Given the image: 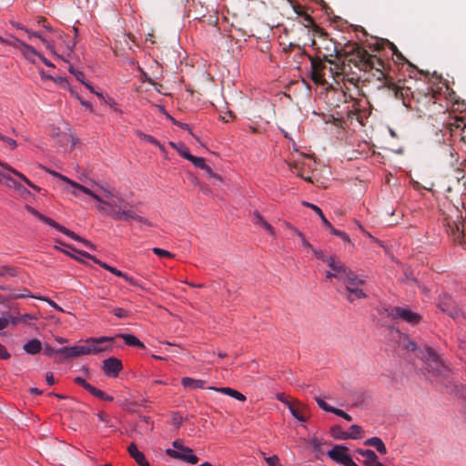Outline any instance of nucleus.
Wrapping results in <instances>:
<instances>
[{"mask_svg":"<svg viewBox=\"0 0 466 466\" xmlns=\"http://www.w3.org/2000/svg\"><path fill=\"white\" fill-rule=\"evenodd\" d=\"M335 76H341V80L358 87L360 80L369 81L367 74H371L377 80L381 81L380 86L389 87L391 77L388 76V65L380 57L369 54L365 49L358 46L355 52L343 62L337 66Z\"/></svg>","mask_w":466,"mask_h":466,"instance_id":"f257e3e1","label":"nucleus"},{"mask_svg":"<svg viewBox=\"0 0 466 466\" xmlns=\"http://www.w3.org/2000/svg\"><path fill=\"white\" fill-rule=\"evenodd\" d=\"M388 88L394 97L401 99L406 107L417 111L420 116L432 118L439 114L445 116L449 109L448 104L442 105V87L436 89L425 86L413 91L409 86L396 85L391 78Z\"/></svg>","mask_w":466,"mask_h":466,"instance_id":"f03ea898","label":"nucleus"},{"mask_svg":"<svg viewBox=\"0 0 466 466\" xmlns=\"http://www.w3.org/2000/svg\"><path fill=\"white\" fill-rule=\"evenodd\" d=\"M94 187L103 194L101 201H97L100 206L99 211L105 212L115 220H135L147 227H152V223L146 218L138 215L116 190H110L106 186L94 182Z\"/></svg>","mask_w":466,"mask_h":466,"instance_id":"7ed1b4c3","label":"nucleus"},{"mask_svg":"<svg viewBox=\"0 0 466 466\" xmlns=\"http://www.w3.org/2000/svg\"><path fill=\"white\" fill-rule=\"evenodd\" d=\"M113 350V337H90L85 339L83 345H75L72 347L59 348V359H57V362H61L64 360L76 359L83 355H96L102 352H112Z\"/></svg>","mask_w":466,"mask_h":466,"instance_id":"20e7f679","label":"nucleus"},{"mask_svg":"<svg viewBox=\"0 0 466 466\" xmlns=\"http://www.w3.org/2000/svg\"><path fill=\"white\" fill-rule=\"evenodd\" d=\"M420 354V359L425 364V370L430 379L445 377L447 375V368L431 348H425Z\"/></svg>","mask_w":466,"mask_h":466,"instance_id":"39448f33","label":"nucleus"},{"mask_svg":"<svg viewBox=\"0 0 466 466\" xmlns=\"http://www.w3.org/2000/svg\"><path fill=\"white\" fill-rule=\"evenodd\" d=\"M448 117L450 121L446 124V128L450 133L451 140L460 150L466 153V122L462 117Z\"/></svg>","mask_w":466,"mask_h":466,"instance_id":"423d86ee","label":"nucleus"},{"mask_svg":"<svg viewBox=\"0 0 466 466\" xmlns=\"http://www.w3.org/2000/svg\"><path fill=\"white\" fill-rule=\"evenodd\" d=\"M350 275L343 280L345 284V298L349 302L367 298V294L361 286L365 284V279L357 275L354 271L349 272Z\"/></svg>","mask_w":466,"mask_h":466,"instance_id":"0eeeda50","label":"nucleus"},{"mask_svg":"<svg viewBox=\"0 0 466 466\" xmlns=\"http://www.w3.org/2000/svg\"><path fill=\"white\" fill-rule=\"evenodd\" d=\"M437 307L454 320H459L460 318L466 319V312L459 307L456 300L447 292L439 295Z\"/></svg>","mask_w":466,"mask_h":466,"instance_id":"6e6552de","label":"nucleus"},{"mask_svg":"<svg viewBox=\"0 0 466 466\" xmlns=\"http://www.w3.org/2000/svg\"><path fill=\"white\" fill-rule=\"evenodd\" d=\"M173 449L168 448L166 453L173 458L181 460L190 464H196L198 461L197 455L193 453V450L189 447L184 446L179 440H176L172 443Z\"/></svg>","mask_w":466,"mask_h":466,"instance_id":"1a4fd4ad","label":"nucleus"},{"mask_svg":"<svg viewBox=\"0 0 466 466\" xmlns=\"http://www.w3.org/2000/svg\"><path fill=\"white\" fill-rule=\"evenodd\" d=\"M384 310L387 316L392 319H401L411 325L418 324L421 320V316L419 313L413 312L407 307H388Z\"/></svg>","mask_w":466,"mask_h":466,"instance_id":"9d476101","label":"nucleus"},{"mask_svg":"<svg viewBox=\"0 0 466 466\" xmlns=\"http://www.w3.org/2000/svg\"><path fill=\"white\" fill-rule=\"evenodd\" d=\"M79 255L81 257H84V258H89L91 259L94 263L99 265L101 268H103L104 269L111 272L112 274L117 276V277H120L122 279H124L127 282H128L129 284H131L132 286L134 287H137V288H139L140 289L144 290L145 288L143 287V285L137 279H135L134 278L128 276L127 273L117 269L115 267H112L110 265H108L107 263L100 260L99 258H97L96 257L86 252V251H81L79 252Z\"/></svg>","mask_w":466,"mask_h":466,"instance_id":"9b49d317","label":"nucleus"},{"mask_svg":"<svg viewBox=\"0 0 466 466\" xmlns=\"http://www.w3.org/2000/svg\"><path fill=\"white\" fill-rule=\"evenodd\" d=\"M302 204H303V206L311 208L312 210H314L316 212V214L319 215V217L320 218L323 225L330 231V233L332 235H335V236L339 237L344 243H350L351 242V239H350L349 234L346 233L345 231L339 230V229L335 228L330 224V222L326 218V217L323 214L322 210L318 206H316L315 204L309 203V202H306V201H304Z\"/></svg>","mask_w":466,"mask_h":466,"instance_id":"f8f14e48","label":"nucleus"},{"mask_svg":"<svg viewBox=\"0 0 466 466\" xmlns=\"http://www.w3.org/2000/svg\"><path fill=\"white\" fill-rule=\"evenodd\" d=\"M123 370L121 360L116 357H109L103 360L102 370L109 378H116Z\"/></svg>","mask_w":466,"mask_h":466,"instance_id":"ddd939ff","label":"nucleus"},{"mask_svg":"<svg viewBox=\"0 0 466 466\" xmlns=\"http://www.w3.org/2000/svg\"><path fill=\"white\" fill-rule=\"evenodd\" d=\"M310 65H311V79L316 83L319 85H323L325 83L324 76H325V70L327 69V66L325 62H323L320 58H311L310 59Z\"/></svg>","mask_w":466,"mask_h":466,"instance_id":"4468645a","label":"nucleus"},{"mask_svg":"<svg viewBox=\"0 0 466 466\" xmlns=\"http://www.w3.org/2000/svg\"><path fill=\"white\" fill-rule=\"evenodd\" d=\"M327 265L334 271V278L342 281L350 275L349 272H352L350 268L341 261L337 260L334 256L328 258Z\"/></svg>","mask_w":466,"mask_h":466,"instance_id":"2eb2a0df","label":"nucleus"},{"mask_svg":"<svg viewBox=\"0 0 466 466\" xmlns=\"http://www.w3.org/2000/svg\"><path fill=\"white\" fill-rule=\"evenodd\" d=\"M348 447L345 445H335L328 451V456L334 461L342 464L343 466L351 458L348 452Z\"/></svg>","mask_w":466,"mask_h":466,"instance_id":"dca6fc26","label":"nucleus"},{"mask_svg":"<svg viewBox=\"0 0 466 466\" xmlns=\"http://www.w3.org/2000/svg\"><path fill=\"white\" fill-rule=\"evenodd\" d=\"M37 37L46 46V49L56 58L61 59L66 63H69L67 58L56 53L55 48V43L52 40H48L41 32L30 33V38Z\"/></svg>","mask_w":466,"mask_h":466,"instance_id":"f3484780","label":"nucleus"},{"mask_svg":"<svg viewBox=\"0 0 466 466\" xmlns=\"http://www.w3.org/2000/svg\"><path fill=\"white\" fill-rule=\"evenodd\" d=\"M294 10L299 18V23L307 28L318 27L312 16L305 10L304 7L298 5Z\"/></svg>","mask_w":466,"mask_h":466,"instance_id":"a211bd4d","label":"nucleus"},{"mask_svg":"<svg viewBox=\"0 0 466 466\" xmlns=\"http://www.w3.org/2000/svg\"><path fill=\"white\" fill-rule=\"evenodd\" d=\"M19 50L24 58L31 64H35L36 60L39 58V56L41 54L38 51H36V49L34 48L32 46L27 45L25 42H23Z\"/></svg>","mask_w":466,"mask_h":466,"instance_id":"6ab92c4d","label":"nucleus"},{"mask_svg":"<svg viewBox=\"0 0 466 466\" xmlns=\"http://www.w3.org/2000/svg\"><path fill=\"white\" fill-rule=\"evenodd\" d=\"M444 96L447 103H451V107L454 110L462 111L465 108L466 105L462 101L461 102L459 99L455 98V93L449 88V86H444Z\"/></svg>","mask_w":466,"mask_h":466,"instance_id":"aec40b11","label":"nucleus"},{"mask_svg":"<svg viewBox=\"0 0 466 466\" xmlns=\"http://www.w3.org/2000/svg\"><path fill=\"white\" fill-rule=\"evenodd\" d=\"M127 451L130 457L133 458L139 466H150L149 462L146 460L144 453L138 451L134 442L128 446Z\"/></svg>","mask_w":466,"mask_h":466,"instance_id":"412c9836","label":"nucleus"},{"mask_svg":"<svg viewBox=\"0 0 466 466\" xmlns=\"http://www.w3.org/2000/svg\"><path fill=\"white\" fill-rule=\"evenodd\" d=\"M114 339L116 338H121L125 344L130 347H136L140 350H144L146 348L145 344L140 341L135 335L129 333H118L116 337H113Z\"/></svg>","mask_w":466,"mask_h":466,"instance_id":"4be33fe9","label":"nucleus"},{"mask_svg":"<svg viewBox=\"0 0 466 466\" xmlns=\"http://www.w3.org/2000/svg\"><path fill=\"white\" fill-rule=\"evenodd\" d=\"M448 227L449 237L452 239L453 242L461 244L464 238L463 228H461V226L455 222H453L452 225L449 223Z\"/></svg>","mask_w":466,"mask_h":466,"instance_id":"5701e85b","label":"nucleus"},{"mask_svg":"<svg viewBox=\"0 0 466 466\" xmlns=\"http://www.w3.org/2000/svg\"><path fill=\"white\" fill-rule=\"evenodd\" d=\"M0 167L3 168L2 166H0ZM0 176L6 180L7 182V185L9 187H13L15 190H17L22 196L24 195H29L30 194V191L25 188L21 183H19L18 181H16L15 179H14L10 174H5V173H3L2 171H0Z\"/></svg>","mask_w":466,"mask_h":466,"instance_id":"b1692460","label":"nucleus"},{"mask_svg":"<svg viewBox=\"0 0 466 466\" xmlns=\"http://www.w3.org/2000/svg\"><path fill=\"white\" fill-rule=\"evenodd\" d=\"M208 390H215V391H218V392H221V393H224L228 396H230L239 401H245L246 400V396L244 394H242L240 391L237 390H234L232 388H229V387H221V388H218V387H208Z\"/></svg>","mask_w":466,"mask_h":466,"instance_id":"393cba45","label":"nucleus"},{"mask_svg":"<svg viewBox=\"0 0 466 466\" xmlns=\"http://www.w3.org/2000/svg\"><path fill=\"white\" fill-rule=\"evenodd\" d=\"M0 166L3 167L4 169L13 173L16 177H18L21 180H23L27 186H29L32 189L35 191H41V187L32 183L25 175L9 166L8 164L0 162Z\"/></svg>","mask_w":466,"mask_h":466,"instance_id":"a878e982","label":"nucleus"},{"mask_svg":"<svg viewBox=\"0 0 466 466\" xmlns=\"http://www.w3.org/2000/svg\"><path fill=\"white\" fill-rule=\"evenodd\" d=\"M59 232L65 234L66 236L69 237L70 238H72V239H74L76 241L83 243L86 248H91L93 250L96 249V246L92 242H90L89 240H87V239L78 236L74 231L66 228L64 226H62V228H61Z\"/></svg>","mask_w":466,"mask_h":466,"instance_id":"bb28decb","label":"nucleus"},{"mask_svg":"<svg viewBox=\"0 0 466 466\" xmlns=\"http://www.w3.org/2000/svg\"><path fill=\"white\" fill-rule=\"evenodd\" d=\"M253 222H254L255 225H259L262 228H264L265 230L270 236H272V237L275 236V229H274V228L264 219L263 216L258 210H255L253 212Z\"/></svg>","mask_w":466,"mask_h":466,"instance_id":"cd10ccee","label":"nucleus"},{"mask_svg":"<svg viewBox=\"0 0 466 466\" xmlns=\"http://www.w3.org/2000/svg\"><path fill=\"white\" fill-rule=\"evenodd\" d=\"M181 384L185 389L197 390L205 388L206 381L203 380L185 377L181 380Z\"/></svg>","mask_w":466,"mask_h":466,"instance_id":"c85d7f7f","label":"nucleus"},{"mask_svg":"<svg viewBox=\"0 0 466 466\" xmlns=\"http://www.w3.org/2000/svg\"><path fill=\"white\" fill-rule=\"evenodd\" d=\"M24 350L30 355H35L42 350V343L38 339H31L23 346Z\"/></svg>","mask_w":466,"mask_h":466,"instance_id":"c756f323","label":"nucleus"},{"mask_svg":"<svg viewBox=\"0 0 466 466\" xmlns=\"http://www.w3.org/2000/svg\"><path fill=\"white\" fill-rule=\"evenodd\" d=\"M356 452L365 458L363 461V464L365 466H370L379 460L377 454L372 450H363L359 448L356 450Z\"/></svg>","mask_w":466,"mask_h":466,"instance_id":"7c9ffc66","label":"nucleus"},{"mask_svg":"<svg viewBox=\"0 0 466 466\" xmlns=\"http://www.w3.org/2000/svg\"><path fill=\"white\" fill-rule=\"evenodd\" d=\"M68 184L75 188L79 189L81 192L90 196L96 201H101V196H99L96 190L89 188L84 185H81L76 181L68 180Z\"/></svg>","mask_w":466,"mask_h":466,"instance_id":"2f4dec72","label":"nucleus"},{"mask_svg":"<svg viewBox=\"0 0 466 466\" xmlns=\"http://www.w3.org/2000/svg\"><path fill=\"white\" fill-rule=\"evenodd\" d=\"M30 212L35 217H36L39 220H41L42 222H44V223L47 224L48 226L57 229L58 231H60V229H61L63 225H60L59 223H57L53 218H49L47 216L43 215L42 213H40L39 211L35 210V208H30Z\"/></svg>","mask_w":466,"mask_h":466,"instance_id":"473e14b6","label":"nucleus"},{"mask_svg":"<svg viewBox=\"0 0 466 466\" xmlns=\"http://www.w3.org/2000/svg\"><path fill=\"white\" fill-rule=\"evenodd\" d=\"M364 445L374 447L377 450V451L380 452V454L387 453V448L382 440L379 437H371L367 439L364 441Z\"/></svg>","mask_w":466,"mask_h":466,"instance_id":"72a5a7b5","label":"nucleus"},{"mask_svg":"<svg viewBox=\"0 0 466 466\" xmlns=\"http://www.w3.org/2000/svg\"><path fill=\"white\" fill-rule=\"evenodd\" d=\"M169 146L176 149L178 154L187 160H188L192 156V154H190L189 148L183 142H169Z\"/></svg>","mask_w":466,"mask_h":466,"instance_id":"f704fd0d","label":"nucleus"},{"mask_svg":"<svg viewBox=\"0 0 466 466\" xmlns=\"http://www.w3.org/2000/svg\"><path fill=\"white\" fill-rule=\"evenodd\" d=\"M37 318L35 316L28 314V313H25L20 316H15V317L10 316L8 318L9 323H11L12 325H17L18 323L26 322L28 320H35Z\"/></svg>","mask_w":466,"mask_h":466,"instance_id":"c9c22d12","label":"nucleus"},{"mask_svg":"<svg viewBox=\"0 0 466 466\" xmlns=\"http://www.w3.org/2000/svg\"><path fill=\"white\" fill-rule=\"evenodd\" d=\"M24 41L20 40L19 38L10 35L9 38H5L0 35V44L6 45L9 46H12L16 49H20L22 44Z\"/></svg>","mask_w":466,"mask_h":466,"instance_id":"e433bc0d","label":"nucleus"},{"mask_svg":"<svg viewBox=\"0 0 466 466\" xmlns=\"http://www.w3.org/2000/svg\"><path fill=\"white\" fill-rule=\"evenodd\" d=\"M88 392L90 394H92L94 397H96L99 400H106V401H113L114 400L113 396L106 394L102 390H99L94 386H92V388L90 389V390Z\"/></svg>","mask_w":466,"mask_h":466,"instance_id":"4c0bfd02","label":"nucleus"},{"mask_svg":"<svg viewBox=\"0 0 466 466\" xmlns=\"http://www.w3.org/2000/svg\"><path fill=\"white\" fill-rule=\"evenodd\" d=\"M331 435L334 439L337 440H349L348 431L342 430V428L339 425L333 426L330 429Z\"/></svg>","mask_w":466,"mask_h":466,"instance_id":"58836bf2","label":"nucleus"},{"mask_svg":"<svg viewBox=\"0 0 466 466\" xmlns=\"http://www.w3.org/2000/svg\"><path fill=\"white\" fill-rule=\"evenodd\" d=\"M362 428L357 424H353L350 427V432H348L349 439L358 440L361 438Z\"/></svg>","mask_w":466,"mask_h":466,"instance_id":"ea45409f","label":"nucleus"},{"mask_svg":"<svg viewBox=\"0 0 466 466\" xmlns=\"http://www.w3.org/2000/svg\"><path fill=\"white\" fill-rule=\"evenodd\" d=\"M110 312L113 313L117 319H128L132 315L129 310H127L122 308H113L110 310Z\"/></svg>","mask_w":466,"mask_h":466,"instance_id":"a19ab883","label":"nucleus"},{"mask_svg":"<svg viewBox=\"0 0 466 466\" xmlns=\"http://www.w3.org/2000/svg\"><path fill=\"white\" fill-rule=\"evenodd\" d=\"M288 408L292 414V416L302 422H305L307 420V418L298 410L296 409L292 403H288Z\"/></svg>","mask_w":466,"mask_h":466,"instance_id":"79ce46f5","label":"nucleus"},{"mask_svg":"<svg viewBox=\"0 0 466 466\" xmlns=\"http://www.w3.org/2000/svg\"><path fill=\"white\" fill-rule=\"evenodd\" d=\"M44 354L48 357H55V360L57 362V359H59L58 349H54L51 345L46 344L43 348Z\"/></svg>","mask_w":466,"mask_h":466,"instance_id":"37998d69","label":"nucleus"},{"mask_svg":"<svg viewBox=\"0 0 466 466\" xmlns=\"http://www.w3.org/2000/svg\"><path fill=\"white\" fill-rule=\"evenodd\" d=\"M68 71L75 76L76 79L77 81H79L81 84H84L86 81H85V74L80 71V70H77L76 68H75L72 65L69 66L68 67Z\"/></svg>","mask_w":466,"mask_h":466,"instance_id":"c03bdc74","label":"nucleus"},{"mask_svg":"<svg viewBox=\"0 0 466 466\" xmlns=\"http://www.w3.org/2000/svg\"><path fill=\"white\" fill-rule=\"evenodd\" d=\"M152 251L155 255H157L159 258H173L175 257V255L172 254L171 252H169L166 249L160 248H153Z\"/></svg>","mask_w":466,"mask_h":466,"instance_id":"a18cd8bd","label":"nucleus"},{"mask_svg":"<svg viewBox=\"0 0 466 466\" xmlns=\"http://www.w3.org/2000/svg\"><path fill=\"white\" fill-rule=\"evenodd\" d=\"M195 167H199L201 169L205 168V166L207 165L205 162V159L201 157H195L191 156L188 159Z\"/></svg>","mask_w":466,"mask_h":466,"instance_id":"49530a36","label":"nucleus"},{"mask_svg":"<svg viewBox=\"0 0 466 466\" xmlns=\"http://www.w3.org/2000/svg\"><path fill=\"white\" fill-rule=\"evenodd\" d=\"M319 407L320 409H322L323 410L327 411V412H331L333 411V410L335 409V407H332L330 405H329L324 400H322L320 397H316L315 398Z\"/></svg>","mask_w":466,"mask_h":466,"instance_id":"de8ad7c7","label":"nucleus"},{"mask_svg":"<svg viewBox=\"0 0 466 466\" xmlns=\"http://www.w3.org/2000/svg\"><path fill=\"white\" fill-rule=\"evenodd\" d=\"M137 136L142 139V140H145L152 145L154 144H158V140H157L154 137H152L151 135H147V134H145L141 131H137Z\"/></svg>","mask_w":466,"mask_h":466,"instance_id":"09e8293b","label":"nucleus"},{"mask_svg":"<svg viewBox=\"0 0 466 466\" xmlns=\"http://www.w3.org/2000/svg\"><path fill=\"white\" fill-rule=\"evenodd\" d=\"M74 382L83 387L86 390L89 391L93 385H91L89 382H87L84 378L82 377H76L74 379Z\"/></svg>","mask_w":466,"mask_h":466,"instance_id":"8fccbe9b","label":"nucleus"},{"mask_svg":"<svg viewBox=\"0 0 466 466\" xmlns=\"http://www.w3.org/2000/svg\"><path fill=\"white\" fill-rule=\"evenodd\" d=\"M35 298L47 302L48 305L51 306L56 310L64 312V309L59 305H57L54 300H52L50 298H48V297H35Z\"/></svg>","mask_w":466,"mask_h":466,"instance_id":"3c124183","label":"nucleus"},{"mask_svg":"<svg viewBox=\"0 0 466 466\" xmlns=\"http://www.w3.org/2000/svg\"><path fill=\"white\" fill-rule=\"evenodd\" d=\"M0 140L5 142L11 149H15L18 146L17 142L15 139L8 137L3 135L2 133H0Z\"/></svg>","mask_w":466,"mask_h":466,"instance_id":"603ef678","label":"nucleus"},{"mask_svg":"<svg viewBox=\"0 0 466 466\" xmlns=\"http://www.w3.org/2000/svg\"><path fill=\"white\" fill-rule=\"evenodd\" d=\"M12 26L18 29V30H21V31H25L28 36L29 39L30 38V33H36L35 31H32L30 29H28L27 27H25V25H23L22 24L18 23V22H15V21H11L10 22Z\"/></svg>","mask_w":466,"mask_h":466,"instance_id":"864d4df0","label":"nucleus"},{"mask_svg":"<svg viewBox=\"0 0 466 466\" xmlns=\"http://www.w3.org/2000/svg\"><path fill=\"white\" fill-rule=\"evenodd\" d=\"M105 103L108 105L114 111L121 112V110L118 108L117 103L113 97L106 96Z\"/></svg>","mask_w":466,"mask_h":466,"instance_id":"5fc2aeb1","label":"nucleus"},{"mask_svg":"<svg viewBox=\"0 0 466 466\" xmlns=\"http://www.w3.org/2000/svg\"><path fill=\"white\" fill-rule=\"evenodd\" d=\"M332 413L337 415V416H339V417L343 418L344 420H346L348 421L352 420V417L350 414H348L347 412H345L344 410H340V409L335 408L333 410Z\"/></svg>","mask_w":466,"mask_h":466,"instance_id":"6e6d98bb","label":"nucleus"},{"mask_svg":"<svg viewBox=\"0 0 466 466\" xmlns=\"http://www.w3.org/2000/svg\"><path fill=\"white\" fill-rule=\"evenodd\" d=\"M64 246V247H66L68 248H70L71 250H73L74 252H76L79 254V252H81L80 250H77L76 248H74L71 245H67L66 244L64 241L62 240H59V239H56V245L54 246V248L57 250H60V249H63L61 247Z\"/></svg>","mask_w":466,"mask_h":466,"instance_id":"4d7b16f0","label":"nucleus"},{"mask_svg":"<svg viewBox=\"0 0 466 466\" xmlns=\"http://www.w3.org/2000/svg\"><path fill=\"white\" fill-rule=\"evenodd\" d=\"M387 45H389L392 50L394 56H396L399 61L403 60L407 61L406 58L402 56V54L397 49V47L390 42L387 41Z\"/></svg>","mask_w":466,"mask_h":466,"instance_id":"13d9d810","label":"nucleus"},{"mask_svg":"<svg viewBox=\"0 0 466 466\" xmlns=\"http://www.w3.org/2000/svg\"><path fill=\"white\" fill-rule=\"evenodd\" d=\"M173 424L178 429L183 423V418L178 412H175L172 416Z\"/></svg>","mask_w":466,"mask_h":466,"instance_id":"bf43d9fd","label":"nucleus"},{"mask_svg":"<svg viewBox=\"0 0 466 466\" xmlns=\"http://www.w3.org/2000/svg\"><path fill=\"white\" fill-rule=\"evenodd\" d=\"M203 170L206 172V174L209 177H212V178H215V179H218V180H221V176L218 175V174H216L213 172L212 168L206 165L205 166V168H203Z\"/></svg>","mask_w":466,"mask_h":466,"instance_id":"052dcab7","label":"nucleus"},{"mask_svg":"<svg viewBox=\"0 0 466 466\" xmlns=\"http://www.w3.org/2000/svg\"><path fill=\"white\" fill-rule=\"evenodd\" d=\"M311 250H312L313 254L315 255V257H316L318 259H320V260H322V261L327 262L328 258L325 256V254H324L323 250H321V249H317V248H313Z\"/></svg>","mask_w":466,"mask_h":466,"instance_id":"680f3d73","label":"nucleus"},{"mask_svg":"<svg viewBox=\"0 0 466 466\" xmlns=\"http://www.w3.org/2000/svg\"><path fill=\"white\" fill-rule=\"evenodd\" d=\"M266 461L268 466H278L279 464V459L277 455L266 458Z\"/></svg>","mask_w":466,"mask_h":466,"instance_id":"e2e57ef3","label":"nucleus"},{"mask_svg":"<svg viewBox=\"0 0 466 466\" xmlns=\"http://www.w3.org/2000/svg\"><path fill=\"white\" fill-rule=\"evenodd\" d=\"M10 357H11V355L7 351L6 348L0 343V359L1 360H8Z\"/></svg>","mask_w":466,"mask_h":466,"instance_id":"0e129e2a","label":"nucleus"},{"mask_svg":"<svg viewBox=\"0 0 466 466\" xmlns=\"http://www.w3.org/2000/svg\"><path fill=\"white\" fill-rule=\"evenodd\" d=\"M52 80L64 87H69L68 80L66 77H54Z\"/></svg>","mask_w":466,"mask_h":466,"instance_id":"69168bd1","label":"nucleus"},{"mask_svg":"<svg viewBox=\"0 0 466 466\" xmlns=\"http://www.w3.org/2000/svg\"><path fill=\"white\" fill-rule=\"evenodd\" d=\"M97 418L100 421L105 422V423H108L110 420V416L104 411H99L97 413Z\"/></svg>","mask_w":466,"mask_h":466,"instance_id":"338daca9","label":"nucleus"},{"mask_svg":"<svg viewBox=\"0 0 466 466\" xmlns=\"http://www.w3.org/2000/svg\"><path fill=\"white\" fill-rule=\"evenodd\" d=\"M5 274H8V275H11V276H15V270L14 268H11L4 267V268H2L0 269V277L5 276Z\"/></svg>","mask_w":466,"mask_h":466,"instance_id":"774afa93","label":"nucleus"}]
</instances>
